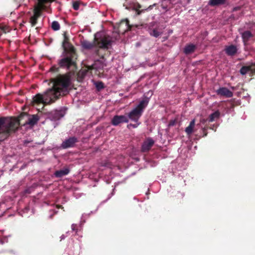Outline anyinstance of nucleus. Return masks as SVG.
<instances>
[{"mask_svg": "<svg viewBox=\"0 0 255 255\" xmlns=\"http://www.w3.org/2000/svg\"><path fill=\"white\" fill-rule=\"evenodd\" d=\"M70 170L68 168H64L62 169L57 170L54 173V175L57 178H61L69 174Z\"/></svg>", "mask_w": 255, "mask_h": 255, "instance_id": "obj_16", "label": "nucleus"}, {"mask_svg": "<svg viewBox=\"0 0 255 255\" xmlns=\"http://www.w3.org/2000/svg\"><path fill=\"white\" fill-rule=\"evenodd\" d=\"M241 6H236V7L233 8V11H237V10H239L241 9Z\"/></svg>", "mask_w": 255, "mask_h": 255, "instance_id": "obj_34", "label": "nucleus"}, {"mask_svg": "<svg viewBox=\"0 0 255 255\" xmlns=\"http://www.w3.org/2000/svg\"><path fill=\"white\" fill-rule=\"evenodd\" d=\"M39 120L37 115H29L22 113L14 119L0 118V143L5 140L11 132L15 131L21 125L22 126L29 125L33 126Z\"/></svg>", "mask_w": 255, "mask_h": 255, "instance_id": "obj_2", "label": "nucleus"}, {"mask_svg": "<svg viewBox=\"0 0 255 255\" xmlns=\"http://www.w3.org/2000/svg\"><path fill=\"white\" fill-rule=\"evenodd\" d=\"M131 26L129 24L128 19L121 20L119 25L118 32L120 33H125L126 32L131 29Z\"/></svg>", "mask_w": 255, "mask_h": 255, "instance_id": "obj_7", "label": "nucleus"}, {"mask_svg": "<svg viewBox=\"0 0 255 255\" xmlns=\"http://www.w3.org/2000/svg\"><path fill=\"white\" fill-rule=\"evenodd\" d=\"M249 72H251L252 74H255V63H252L249 66H244L240 70V73L243 75L246 74Z\"/></svg>", "mask_w": 255, "mask_h": 255, "instance_id": "obj_12", "label": "nucleus"}, {"mask_svg": "<svg viewBox=\"0 0 255 255\" xmlns=\"http://www.w3.org/2000/svg\"><path fill=\"white\" fill-rule=\"evenodd\" d=\"M77 57L76 51H64V56L58 61V66L67 70H74L77 67Z\"/></svg>", "mask_w": 255, "mask_h": 255, "instance_id": "obj_4", "label": "nucleus"}, {"mask_svg": "<svg viewBox=\"0 0 255 255\" xmlns=\"http://www.w3.org/2000/svg\"><path fill=\"white\" fill-rule=\"evenodd\" d=\"M149 33L151 36H152L156 38L158 37L160 35H161L162 32L161 31H159L156 28H154L150 31Z\"/></svg>", "mask_w": 255, "mask_h": 255, "instance_id": "obj_22", "label": "nucleus"}, {"mask_svg": "<svg viewBox=\"0 0 255 255\" xmlns=\"http://www.w3.org/2000/svg\"><path fill=\"white\" fill-rule=\"evenodd\" d=\"M112 41L109 36L103 35L98 37L95 35L94 42L91 43L87 40H84L82 42L81 45L83 48L86 49H91L94 46L99 48L108 49L112 45Z\"/></svg>", "mask_w": 255, "mask_h": 255, "instance_id": "obj_3", "label": "nucleus"}, {"mask_svg": "<svg viewBox=\"0 0 255 255\" xmlns=\"http://www.w3.org/2000/svg\"><path fill=\"white\" fill-rule=\"evenodd\" d=\"M71 228L73 231H76V232L78 231L77 225L76 224H72Z\"/></svg>", "mask_w": 255, "mask_h": 255, "instance_id": "obj_32", "label": "nucleus"}, {"mask_svg": "<svg viewBox=\"0 0 255 255\" xmlns=\"http://www.w3.org/2000/svg\"><path fill=\"white\" fill-rule=\"evenodd\" d=\"M220 116V113L219 111H216L213 113L211 114L208 119L207 120L209 122H213L216 120L218 119Z\"/></svg>", "mask_w": 255, "mask_h": 255, "instance_id": "obj_19", "label": "nucleus"}, {"mask_svg": "<svg viewBox=\"0 0 255 255\" xmlns=\"http://www.w3.org/2000/svg\"><path fill=\"white\" fill-rule=\"evenodd\" d=\"M99 62V61L96 62L94 64L92 65L91 66H88V70H93V69H101V68H103V65H101L100 66H98V63Z\"/></svg>", "mask_w": 255, "mask_h": 255, "instance_id": "obj_23", "label": "nucleus"}, {"mask_svg": "<svg viewBox=\"0 0 255 255\" xmlns=\"http://www.w3.org/2000/svg\"><path fill=\"white\" fill-rule=\"evenodd\" d=\"M50 81L52 83V87L48 89L43 94H36L32 98L33 104L49 105L69 93L71 85L70 72L65 74H59L56 77L51 78Z\"/></svg>", "mask_w": 255, "mask_h": 255, "instance_id": "obj_1", "label": "nucleus"}, {"mask_svg": "<svg viewBox=\"0 0 255 255\" xmlns=\"http://www.w3.org/2000/svg\"><path fill=\"white\" fill-rule=\"evenodd\" d=\"M99 52V49H97V50L96 51V54H97V55H98V56H100Z\"/></svg>", "mask_w": 255, "mask_h": 255, "instance_id": "obj_36", "label": "nucleus"}, {"mask_svg": "<svg viewBox=\"0 0 255 255\" xmlns=\"http://www.w3.org/2000/svg\"><path fill=\"white\" fill-rule=\"evenodd\" d=\"M57 208L58 209H59V208H63V207H62V205H57Z\"/></svg>", "mask_w": 255, "mask_h": 255, "instance_id": "obj_35", "label": "nucleus"}, {"mask_svg": "<svg viewBox=\"0 0 255 255\" xmlns=\"http://www.w3.org/2000/svg\"><path fill=\"white\" fill-rule=\"evenodd\" d=\"M243 41L245 45H246L251 38L254 35L250 31L246 30L241 33Z\"/></svg>", "mask_w": 255, "mask_h": 255, "instance_id": "obj_15", "label": "nucleus"}, {"mask_svg": "<svg viewBox=\"0 0 255 255\" xmlns=\"http://www.w3.org/2000/svg\"><path fill=\"white\" fill-rule=\"evenodd\" d=\"M73 8L74 10H77L79 8L80 3L78 1H74L73 3Z\"/></svg>", "mask_w": 255, "mask_h": 255, "instance_id": "obj_28", "label": "nucleus"}, {"mask_svg": "<svg viewBox=\"0 0 255 255\" xmlns=\"http://www.w3.org/2000/svg\"><path fill=\"white\" fill-rule=\"evenodd\" d=\"M78 141V140L76 137H71L64 141L61 144V146L64 149L72 147L74 146L75 144Z\"/></svg>", "mask_w": 255, "mask_h": 255, "instance_id": "obj_9", "label": "nucleus"}, {"mask_svg": "<svg viewBox=\"0 0 255 255\" xmlns=\"http://www.w3.org/2000/svg\"><path fill=\"white\" fill-rule=\"evenodd\" d=\"M129 120L125 115L115 116L112 120V124L115 126L119 125L122 123H128Z\"/></svg>", "mask_w": 255, "mask_h": 255, "instance_id": "obj_8", "label": "nucleus"}, {"mask_svg": "<svg viewBox=\"0 0 255 255\" xmlns=\"http://www.w3.org/2000/svg\"><path fill=\"white\" fill-rule=\"evenodd\" d=\"M64 238H65V237H64V235H62V236L61 237V240H62V239H64Z\"/></svg>", "mask_w": 255, "mask_h": 255, "instance_id": "obj_38", "label": "nucleus"}, {"mask_svg": "<svg viewBox=\"0 0 255 255\" xmlns=\"http://www.w3.org/2000/svg\"><path fill=\"white\" fill-rule=\"evenodd\" d=\"M177 123V120H171L169 121L168 124V127H173Z\"/></svg>", "mask_w": 255, "mask_h": 255, "instance_id": "obj_30", "label": "nucleus"}, {"mask_svg": "<svg viewBox=\"0 0 255 255\" xmlns=\"http://www.w3.org/2000/svg\"><path fill=\"white\" fill-rule=\"evenodd\" d=\"M51 28L54 31L58 30L60 28V24L58 21H54L52 22Z\"/></svg>", "mask_w": 255, "mask_h": 255, "instance_id": "obj_24", "label": "nucleus"}, {"mask_svg": "<svg viewBox=\"0 0 255 255\" xmlns=\"http://www.w3.org/2000/svg\"><path fill=\"white\" fill-rule=\"evenodd\" d=\"M203 131L204 132V136H206L207 135V133L205 132V128H203Z\"/></svg>", "mask_w": 255, "mask_h": 255, "instance_id": "obj_37", "label": "nucleus"}, {"mask_svg": "<svg viewBox=\"0 0 255 255\" xmlns=\"http://www.w3.org/2000/svg\"><path fill=\"white\" fill-rule=\"evenodd\" d=\"M156 4V3H154L152 5H149L146 8H143V9H142L140 10V9L142 8V6L140 4H139V3H136V4L134 5V9L135 10V11L136 12V14L137 15H139L142 12H143L145 11H148V10H150L152 9L153 8V7L154 6H155Z\"/></svg>", "mask_w": 255, "mask_h": 255, "instance_id": "obj_14", "label": "nucleus"}, {"mask_svg": "<svg viewBox=\"0 0 255 255\" xmlns=\"http://www.w3.org/2000/svg\"><path fill=\"white\" fill-rule=\"evenodd\" d=\"M218 95L224 96L227 98H231L233 96V93L232 91L226 87H221L216 91Z\"/></svg>", "mask_w": 255, "mask_h": 255, "instance_id": "obj_11", "label": "nucleus"}, {"mask_svg": "<svg viewBox=\"0 0 255 255\" xmlns=\"http://www.w3.org/2000/svg\"><path fill=\"white\" fill-rule=\"evenodd\" d=\"M64 40L62 42V47L64 51H76L73 45L70 42V40L66 32L63 33Z\"/></svg>", "mask_w": 255, "mask_h": 255, "instance_id": "obj_6", "label": "nucleus"}, {"mask_svg": "<svg viewBox=\"0 0 255 255\" xmlns=\"http://www.w3.org/2000/svg\"><path fill=\"white\" fill-rule=\"evenodd\" d=\"M64 116V114L62 111H55L51 115V118L54 120L57 121L60 119Z\"/></svg>", "mask_w": 255, "mask_h": 255, "instance_id": "obj_20", "label": "nucleus"}, {"mask_svg": "<svg viewBox=\"0 0 255 255\" xmlns=\"http://www.w3.org/2000/svg\"><path fill=\"white\" fill-rule=\"evenodd\" d=\"M227 0H210L209 4L212 6L223 5L226 3Z\"/></svg>", "mask_w": 255, "mask_h": 255, "instance_id": "obj_21", "label": "nucleus"}, {"mask_svg": "<svg viewBox=\"0 0 255 255\" xmlns=\"http://www.w3.org/2000/svg\"><path fill=\"white\" fill-rule=\"evenodd\" d=\"M161 6L163 10L165 11H167L168 10L167 6L166 5H165L163 2L161 4Z\"/></svg>", "mask_w": 255, "mask_h": 255, "instance_id": "obj_33", "label": "nucleus"}, {"mask_svg": "<svg viewBox=\"0 0 255 255\" xmlns=\"http://www.w3.org/2000/svg\"><path fill=\"white\" fill-rule=\"evenodd\" d=\"M38 17L36 16H32L30 18V22L32 26H34L37 23Z\"/></svg>", "mask_w": 255, "mask_h": 255, "instance_id": "obj_25", "label": "nucleus"}, {"mask_svg": "<svg viewBox=\"0 0 255 255\" xmlns=\"http://www.w3.org/2000/svg\"><path fill=\"white\" fill-rule=\"evenodd\" d=\"M154 143V141L150 137L147 138L142 143L141 146V151L143 152H148Z\"/></svg>", "mask_w": 255, "mask_h": 255, "instance_id": "obj_10", "label": "nucleus"}, {"mask_svg": "<svg viewBox=\"0 0 255 255\" xmlns=\"http://www.w3.org/2000/svg\"><path fill=\"white\" fill-rule=\"evenodd\" d=\"M238 49L236 45H230L226 46L225 48V53L228 56H234L237 53Z\"/></svg>", "mask_w": 255, "mask_h": 255, "instance_id": "obj_13", "label": "nucleus"}, {"mask_svg": "<svg viewBox=\"0 0 255 255\" xmlns=\"http://www.w3.org/2000/svg\"><path fill=\"white\" fill-rule=\"evenodd\" d=\"M96 87L98 90L103 89L104 88V83L102 82H98L96 83Z\"/></svg>", "mask_w": 255, "mask_h": 255, "instance_id": "obj_27", "label": "nucleus"}, {"mask_svg": "<svg viewBox=\"0 0 255 255\" xmlns=\"http://www.w3.org/2000/svg\"><path fill=\"white\" fill-rule=\"evenodd\" d=\"M148 103V100L147 99L141 101L139 104L128 114V116L127 117L128 119L135 123H137Z\"/></svg>", "mask_w": 255, "mask_h": 255, "instance_id": "obj_5", "label": "nucleus"}, {"mask_svg": "<svg viewBox=\"0 0 255 255\" xmlns=\"http://www.w3.org/2000/svg\"><path fill=\"white\" fill-rule=\"evenodd\" d=\"M34 16H36V17H39L41 15V9L40 7L36 6L34 9Z\"/></svg>", "mask_w": 255, "mask_h": 255, "instance_id": "obj_26", "label": "nucleus"}, {"mask_svg": "<svg viewBox=\"0 0 255 255\" xmlns=\"http://www.w3.org/2000/svg\"><path fill=\"white\" fill-rule=\"evenodd\" d=\"M196 49V46L193 44L186 45L184 48V53L186 54H190L193 53Z\"/></svg>", "mask_w": 255, "mask_h": 255, "instance_id": "obj_18", "label": "nucleus"}, {"mask_svg": "<svg viewBox=\"0 0 255 255\" xmlns=\"http://www.w3.org/2000/svg\"><path fill=\"white\" fill-rule=\"evenodd\" d=\"M0 243H1V244H2L3 243V242L2 240H0Z\"/></svg>", "mask_w": 255, "mask_h": 255, "instance_id": "obj_39", "label": "nucleus"}, {"mask_svg": "<svg viewBox=\"0 0 255 255\" xmlns=\"http://www.w3.org/2000/svg\"><path fill=\"white\" fill-rule=\"evenodd\" d=\"M195 126V120H192L189 124V125L185 128V131L188 135H190L194 131Z\"/></svg>", "mask_w": 255, "mask_h": 255, "instance_id": "obj_17", "label": "nucleus"}, {"mask_svg": "<svg viewBox=\"0 0 255 255\" xmlns=\"http://www.w3.org/2000/svg\"><path fill=\"white\" fill-rule=\"evenodd\" d=\"M139 124H140V123H136V124H129V125H128L127 126V128H130V127H132V128H137V127H138V126Z\"/></svg>", "mask_w": 255, "mask_h": 255, "instance_id": "obj_31", "label": "nucleus"}, {"mask_svg": "<svg viewBox=\"0 0 255 255\" xmlns=\"http://www.w3.org/2000/svg\"><path fill=\"white\" fill-rule=\"evenodd\" d=\"M59 68H60L59 66V67H57L56 66L54 65V66H52L50 68V71H51V72H58Z\"/></svg>", "mask_w": 255, "mask_h": 255, "instance_id": "obj_29", "label": "nucleus"}]
</instances>
